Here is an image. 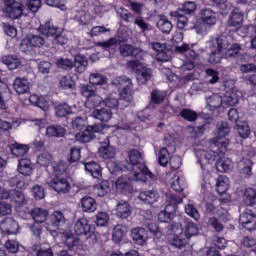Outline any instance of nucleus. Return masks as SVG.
<instances>
[{
    "label": "nucleus",
    "instance_id": "1",
    "mask_svg": "<svg viewBox=\"0 0 256 256\" xmlns=\"http://www.w3.org/2000/svg\"><path fill=\"white\" fill-rule=\"evenodd\" d=\"M141 152L139 150H131L128 153V159L124 161V169H128L129 174L119 177L116 181V191L127 195L133 193L132 181L147 183L149 179L155 177L147 168L145 163L141 162Z\"/></svg>",
    "mask_w": 256,
    "mask_h": 256
},
{
    "label": "nucleus",
    "instance_id": "2",
    "mask_svg": "<svg viewBox=\"0 0 256 256\" xmlns=\"http://www.w3.org/2000/svg\"><path fill=\"white\" fill-rule=\"evenodd\" d=\"M171 230L173 231V234H169L168 241L172 247H175V249H183L191 237L199 235L197 224L189 220L185 221L184 233L182 228L177 227V224H172Z\"/></svg>",
    "mask_w": 256,
    "mask_h": 256
},
{
    "label": "nucleus",
    "instance_id": "3",
    "mask_svg": "<svg viewBox=\"0 0 256 256\" xmlns=\"http://www.w3.org/2000/svg\"><path fill=\"white\" fill-rule=\"evenodd\" d=\"M219 155H225V152L219 151V147L215 151L213 150H198L196 151V157H197V163L200 164L201 170H202V177L200 180L201 185V191L203 195H207L209 193V189H211V182H209V179H211V173H209V170L205 169V165L207 163H213Z\"/></svg>",
    "mask_w": 256,
    "mask_h": 256
},
{
    "label": "nucleus",
    "instance_id": "4",
    "mask_svg": "<svg viewBox=\"0 0 256 256\" xmlns=\"http://www.w3.org/2000/svg\"><path fill=\"white\" fill-rule=\"evenodd\" d=\"M123 81H126V85L123 87L122 91L120 92V97L117 98L115 95L111 94L107 98L103 100V105L105 107H108V109H112V111H123L126 107H129V103H131V99L133 97L131 96V89H133V82H131V79L124 78Z\"/></svg>",
    "mask_w": 256,
    "mask_h": 256
},
{
    "label": "nucleus",
    "instance_id": "5",
    "mask_svg": "<svg viewBox=\"0 0 256 256\" xmlns=\"http://www.w3.org/2000/svg\"><path fill=\"white\" fill-rule=\"evenodd\" d=\"M206 103L209 111L219 109L223 103L233 107L239 103V95H237V92L231 88L229 91L226 90L224 98L219 94H212L211 96L206 97Z\"/></svg>",
    "mask_w": 256,
    "mask_h": 256
},
{
    "label": "nucleus",
    "instance_id": "6",
    "mask_svg": "<svg viewBox=\"0 0 256 256\" xmlns=\"http://www.w3.org/2000/svg\"><path fill=\"white\" fill-rule=\"evenodd\" d=\"M56 65L59 69H64V71H71L74 67L76 73H85L87 70V57L78 54L74 58V62L69 58H58L56 60Z\"/></svg>",
    "mask_w": 256,
    "mask_h": 256
},
{
    "label": "nucleus",
    "instance_id": "7",
    "mask_svg": "<svg viewBox=\"0 0 256 256\" xmlns=\"http://www.w3.org/2000/svg\"><path fill=\"white\" fill-rule=\"evenodd\" d=\"M38 31L45 37H52L56 45H67L69 39L63 33V29L53 25L52 21L41 24Z\"/></svg>",
    "mask_w": 256,
    "mask_h": 256
},
{
    "label": "nucleus",
    "instance_id": "8",
    "mask_svg": "<svg viewBox=\"0 0 256 256\" xmlns=\"http://www.w3.org/2000/svg\"><path fill=\"white\" fill-rule=\"evenodd\" d=\"M216 128L217 136L211 140V145L218 147L220 153H225L229 147V139H226V136L231 132V128L227 122H218Z\"/></svg>",
    "mask_w": 256,
    "mask_h": 256
},
{
    "label": "nucleus",
    "instance_id": "9",
    "mask_svg": "<svg viewBox=\"0 0 256 256\" xmlns=\"http://www.w3.org/2000/svg\"><path fill=\"white\" fill-rule=\"evenodd\" d=\"M74 231L78 237H85V239H95V225L87 218H79L74 224Z\"/></svg>",
    "mask_w": 256,
    "mask_h": 256
},
{
    "label": "nucleus",
    "instance_id": "10",
    "mask_svg": "<svg viewBox=\"0 0 256 256\" xmlns=\"http://www.w3.org/2000/svg\"><path fill=\"white\" fill-rule=\"evenodd\" d=\"M2 13L8 19H19L23 15V4L15 0H6L2 8Z\"/></svg>",
    "mask_w": 256,
    "mask_h": 256
},
{
    "label": "nucleus",
    "instance_id": "11",
    "mask_svg": "<svg viewBox=\"0 0 256 256\" xmlns=\"http://www.w3.org/2000/svg\"><path fill=\"white\" fill-rule=\"evenodd\" d=\"M7 88V84L0 81V129L1 131H9L13 129V123L5 120L9 119V114L5 111L7 105L3 100V89Z\"/></svg>",
    "mask_w": 256,
    "mask_h": 256
},
{
    "label": "nucleus",
    "instance_id": "12",
    "mask_svg": "<svg viewBox=\"0 0 256 256\" xmlns=\"http://www.w3.org/2000/svg\"><path fill=\"white\" fill-rule=\"evenodd\" d=\"M65 221V215H63V212L54 211L47 219L46 229L51 233V235H55V233H57V229L65 225Z\"/></svg>",
    "mask_w": 256,
    "mask_h": 256
},
{
    "label": "nucleus",
    "instance_id": "13",
    "mask_svg": "<svg viewBox=\"0 0 256 256\" xmlns=\"http://www.w3.org/2000/svg\"><path fill=\"white\" fill-rule=\"evenodd\" d=\"M47 184L53 189V191H56V193L65 194L71 191V184H69V180L58 175L47 181Z\"/></svg>",
    "mask_w": 256,
    "mask_h": 256
},
{
    "label": "nucleus",
    "instance_id": "14",
    "mask_svg": "<svg viewBox=\"0 0 256 256\" xmlns=\"http://www.w3.org/2000/svg\"><path fill=\"white\" fill-rule=\"evenodd\" d=\"M208 47L211 51H216L217 53H223L227 47H229V40L225 35H213L210 36L208 41Z\"/></svg>",
    "mask_w": 256,
    "mask_h": 256
},
{
    "label": "nucleus",
    "instance_id": "15",
    "mask_svg": "<svg viewBox=\"0 0 256 256\" xmlns=\"http://www.w3.org/2000/svg\"><path fill=\"white\" fill-rule=\"evenodd\" d=\"M2 235H17L19 233V222L11 217H7L0 222Z\"/></svg>",
    "mask_w": 256,
    "mask_h": 256
},
{
    "label": "nucleus",
    "instance_id": "16",
    "mask_svg": "<svg viewBox=\"0 0 256 256\" xmlns=\"http://www.w3.org/2000/svg\"><path fill=\"white\" fill-rule=\"evenodd\" d=\"M84 170L87 175H91L93 179H98L101 181L103 179V168H101V164L96 161L83 162Z\"/></svg>",
    "mask_w": 256,
    "mask_h": 256
},
{
    "label": "nucleus",
    "instance_id": "17",
    "mask_svg": "<svg viewBox=\"0 0 256 256\" xmlns=\"http://www.w3.org/2000/svg\"><path fill=\"white\" fill-rule=\"evenodd\" d=\"M239 223L247 231H255L256 229V215L252 210H246L240 215Z\"/></svg>",
    "mask_w": 256,
    "mask_h": 256
},
{
    "label": "nucleus",
    "instance_id": "18",
    "mask_svg": "<svg viewBox=\"0 0 256 256\" xmlns=\"http://www.w3.org/2000/svg\"><path fill=\"white\" fill-rule=\"evenodd\" d=\"M122 57H133L134 59H143L145 52L139 48L133 47L131 44H122L119 47Z\"/></svg>",
    "mask_w": 256,
    "mask_h": 256
},
{
    "label": "nucleus",
    "instance_id": "19",
    "mask_svg": "<svg viewBox=\"0 0 256 256\" xmlns=\"http://www.w3.org/2000/svg\"><path fill=\"white\" fill-rule=\"evenodd\" d=\"M131 237L134 241L135 245H147V241L149 239V234L143 227H136L131 230Z\"/></svg>",
    "mask_w": 256,
    "mask_h": 256
},
{
    "label": "nucleus",
    "instance_id": "20",
    "mask_svg": "<svg viewBox=\"0 0 256 256\" xmlns=\"http://www.w3.org/2000/svg\"><path fill=\"white\" fill-rule=\"evenodd\" d=\"M44 45L45 38L40 35H30L21 43L22 49H27V51H30L31 47H43Z\"/></svg>",
    "mask_w": 256,
    "mask_h": 256
},
{
    "label": "nucleus",
    "instance_id": "21",
    "mask_svg": "<svg viewBox=\"0 0 256 256\" xmlns=\"http://www.w3.org/2000/svg\"><path fill=\"white\" fill-rule=\"evenodd\" d=\"M2 197L9 199L11 203H16L18 206L25 204V194L19 190H6Z\"/></svg>",
    "mask_w": 256,
    "mask_h": 256
},
{
    "label": "nucleus",
    "instance_id": "22",
    "mask_svg": "<svg viewBox=\"0 0 256 256\" xmlns=\"http://www.w3.org/2000/svg\"><path fill=\"white\" fill-rule=\"evenodd\" d=\"M199 19L209 27H213L217 23V13L210 8H204L200 11Z\"/></svg>",
    "mask_w": 256,
    "mask_h": 256
},
{
    "label": "nucleus",
    "instance_id": "23",
    "mask_svg": "<svg viewBox=\"0 0 256 256\" xmlns=\"http://www.w3.org/2000/svg\"><path fill=\"white\" fill-rule=\"evenodd\" d=\"M98 153L102 159H113L115 157V147L110 145L109 137L102 143V146L98 149Z\"/></svg>",
    "mask_w": 256,
    "mask_h": 256
},
{
    "label": "nucleus",
    "instance_id": "24",
    "mask_svg": "<svg viewBox=\"0 0 256 256\" xmlns=\"http://www.w3.org/2000/svg\"><path fill=\"white\" fill-rule=\"evenodd\" d=\"M138 199L146 205H153L159 200V192L155 190H146L139 194Z\"/></svg>",
    "mask_w": 256,
    "mask_h": 256
},
{
    "label": "nucleus",
    "instance_id": "25",
    "mask_svg": "<svg viewBox=\"0 0 256 256\" xmlns=\"http://www.w3.org/2000/svg\"><path fill=\"white\" fill-rule=\"evenodd\" d=\"M13 89L18 95H25L26 93H29V80L19 77L16 78L13 83Z\"/></svg>",
    "mask_w": 256,
    "mask_h": 256
},
{
    "label": "nucleus",
    "instance_id": "26",
    "mask_svg": "<svg viewBox=\"0 0 256 256\" xmlns=\"http://www.w3.org/2000/svg\"><path fill=\"white\" fill-rule=\"evenodd\" d=\"M18 172L24 177H29L33 174V163L30 159L22 158L18 162Z\"/></svg>",
    "mask_w": 256,
    "mask_h": 256
},
{
    "label": "nucleus",
    "instance_id": "27",
    "mask_svg": "<svg viewBox=\"0 0 256 256\" xmlns=\"http://www.w3.org/2000/svg\"><path fill=\"white\" fill-rule=\"evenodd\" d=\"M92 117H94V119H98V121H101L102 123H107L108 121H111L113 112L111 109L107 108L94 109L92 112Z\"/></svg>",
    "mask_w": 256,
    "mask_h": 256
},
{
    "label": "nucleus",
    "instance_id": "28",
    "mask_svg": "<svg viewBox=\"0 0 256 256\" xmlns=\"http://www.w3.org/2000/svg\"><path fill=\"white\" fill-rule=\"evenodd\" d=\"M243 19H244L243 11L239 8H234L230 13V16L228 19V25L229 27H239V25L243 23Z\"/></svg>",
    "mask_w": 256,
    "mask_h": 256
},
{
    "label": "nucleus",
    "instance_id": "29",
    "mask_svg": "<svg viewBox=\"0 0 256 256\" xmlns=\"http://www.w3.org/2000/svg\"><path fill=\"white\" fill-rule=\"evenodd\" d=\"M170 187L173 191H176V193L185 191V189H187V180L185 179V176L174 175Z\"/></svg>",
    "mask_w": 256,
    "mask_h": 256
},
{
    "label": "nucleus",
    "instance_id": "30",
    "mask_svg": "<svg viewBox=\"0 0 256 256\" xmlns=\"http://www.w3.org/2000/svg\"><path fill=\"white\" fill-rule=\"evenodd\" d=\"M116 215L120 219H127L131 215V205L129 202L121 200L116 206Z\"/></svg>",
    "mask_w": 256,
    "mask_h": 256
},
{
    "label": "nucleus",
    "instance_id": "31",
    "mask_svg": "<svg viewBox=\"0 0 256 256\" xmlns=\"http://www.w3.org/2000/svg\"><path fill=\"white\" fill-rule=\"evenodd\" d=\"M81 207L84 213H94V211H97V201L91 196L83 197Z\"/></svg>",
    "mask_w": 256,
    "mask_h": 256
},
{
    "label": "nucleus",
    "instance_id": "32",
    "mask_svg": "<svg viewBox=\"0 0 256 256\" xmlns=\"http://www.w3.org/2000/svg\"><path fill=\"white\" fill-rule=\"evenodd\" d=\"M176 49L179 53H183V55H185L186 61H195V59L199 57L197 52L191 49V47L187 43H183V45L177 46Z\"/></svg>",
    "mask_w": 256,
    "mask_h": 256
},
{
    "label": "nucleus",
    "instance_id": "33",
    "mask_svg": "<svg viewBox=\"0 0 256 256\" xmlns=\"http://www.w3.org/2000/svg\"><path fill=\"white\" fill-rule=\"evenodd\" d=\"M31 217L35 223H45L47 222V217H49V211L43 208H34L31 211Z\"/></svg>",
    "mask_w": 256,
    "mask_h": 256
},
{
    "label": "nucleus",
    "instance_id": "34",
    "mask_svg": "<svg viewBox=\"0 0 256 256\" xmlns=\"http://www.w3.org/2000/svg\"><path fill=\"white\" fill-rule=\"evenodd\" d=\"M157 28L161 33H164L165 35H169L171 31H173V23L169 21V18L167 16H161L157 22Z\"/></svg>",
    "mask_w": 256,
    "mask_h": 256
},
{
    "label": "nucleus",
    "instance_id": "35",
    "mask_svg": "<svg viewBox=\"0 0 256 256\" xmlns=\"http://www.w3.org/2000/svg\"><path fill=\"white\" fill-rule=\"evenodd\" d=\"M176 211L171 206H166L164 211L158 214V221L160 223H171L175 217Z\"/></svg>",
    "mask_w": 256,
    "mask_h": 256
},
{
    "label": "nucleus",
    "instance_id": "36",
    "mask_svg": "<svg viewBox=\"0 0 256 256\" xmlns=\"http://www.w3.org/2000/svg\"><path fill=\"white\" fill-rule=\"evenodd\" d=\"M216 191L218 195H225L229 191V179L227 176L221 175L217 178Z\"/></svg>",
    "mask_w": 256,
    "mask_h": 256
},
{
    "label": "nucleus",
    "instance_id": "37",
    "mask_svg": "<svg viewBox=\"0 0 256 256\" xmlns=\"http://www.w3.org/2000/svg\"><path fill=\"white\" fill-rule=\"evenodd\" d=\"M170 16L176 21L178 29H185L187 27L189 19L181 13V10L170 12Z\"/></svg>",
    "mask_w": 256,
    "mask_h": 256
},
{
    "label": "nucleus",
    "instance_id": "38",
    "mask_svg": "<svg viewBox=\"0 0 256 256\" xmlns=\"http://www.w3.org/2000/svg\"><path fill=\"white\" fill-rule=\"evenodd\" d=\"M5 187H16L17 189H25V177L16 175L4 182Z\"/></svg>",
    "mask_w": 256,
    "mask_h": 256
},
{
    "label": "nucleus",
    "instance_id": "39",
    "mask_svg": "<svg viewBox=\"0 0 256 256\" xmlns=\"http://www.w3.org/2000/svg\"><path fill=\"white\" fill-rule=\"evenodd\" d=\"M216 169L220 173H229L233 170V161L229 158L218 159L216 162Z\"/></svg>",
    "mask_w": 256,
    "mask_h": 256
},
{
    "label": "nucleus",
    "instance_id": "40",
    "mask_svg": "<svg viewBox=\"0 0 256 256\" xmlns=\"http://www.w3.org/2000/svg\"><path fill=\"white\" fill-rule=\"evenodd\" d=\"M93 191L97 197H105L109 193V181L101 180L100 183L94 185Z\"/></svg>",
    "mask_w": 256,
    "mask_h": 256
},
{
    "label": "nucleus",
    "instance_id": "41",
    "mask_svg": "<svg viewBox=\"0 0 256 256\" xmlns=\"http://www.w3.org/2000/svg\"><path fill=\"white\" fill-rule=\"evenodd\" d=\"M241 51H243L241 44L234 43L230 46V48L225 52L224 55L225 57H230L233 59H243Z\"/></svg>",
    "mask_w": 256,
    "mask_h": 256
},
{
    "label": "nucleus",
    "instance_id": "42",
    "mask_svg": "<svg viewBox=\"0 0 256 256\" xmlns=\"http://www.w3.org/2000/svg\"><path fill=\"white\" fill-rule=\"evenodd\" d=\"M137 119L140 123H146V125H151L153 121V110L150 108H145L137 113Z\"/></svg>",
    "mask_w": 256,
    "mask_h": 256
},
{
    "label": "nucleus",
    "instance_id": "43",
    "mask_svg": "<svg viewBox=\"0 0 256 256\" xmlns=\"http://www.w3.org/2000/svg\"><path fill=\"white\" fill-rule=\"evenodd\" d=\"M62 241L66 245V247L71 251L73 247H77L79 245V239L75 237L72 233L69 232H64L62 234Z\"/></svg>",
    "mask_w": 256,
    "mask_h": 256
},
{
    "label": "nucleus",
    "instance_id": "44",
    "mask_svg": "<svg viewBox=\"0 0 256 256\" xmlns=\"http://www.w3.org/2000/svg\"><path fill=\"white\" fill-rule=\"evenodd\" d=\"M166 201V207H170V209L177 211V206L180 205V203H183V197L172 193H166Z\"/></svg>",
    "mask_w": 256,
    "mask_h": 256
},
{
    "label": "nucleus",
    "instance_id": "45",
    "mask_svg": "<svg viewBox=\"0 0 256 256\" xmlns=\"http://www.w3.org/2000/svg\"><path fill=\"white\" fill-rule=\"evenodd\" d=\"M2 62L8 67V69H10V71H14V69H17L21 65V60L14 55L4 56L2 58Z\"/></svg>",
    "mask_w": 256,
    "mask_h": 256
},
{
    "label": "nucleus",
    "instance_id": "46",
    "mask_svg": "<svg viewBox=\"0 0 256 256\" xmlns=\"http://www.w3.org/2000/svg\"><path fill=\"white\" fill-rule=\"evenodd\" d=\"M153 75V71L150 68L142 67L137 72V80L140 85H145L149 79H151Z\"/></svg>",
    "mask_w": 256,
    "mask_h": 256
},
{
    "label": "nucleus",
    "instance_id": "47",
    "mask_svg": "<svg viewBox=\"0 0 256 256\" xmlns=\"http://www.w3.org/2000/svg\"><path fill=\"white\" fill-rule=\"evenodd\" d=\"M243 201L248 207L256 205V191L253 188H247L243 195Z\"/></svg>",
    "mask_w": 256,
    "mask_h": 256
},
{
    "label": "nucleus",
    "instance_id": "48",
    "mask_svg": "<svg viewBox=\"0 0 256 256\" xmlns=\"http://www.w3.org/2000/svg\"><path fill=\"white\" fill-rule=\"evenodd\" d=\"M107 167L109 169V172L111 173V175H120V173L129 171V169H125V162L122 161L120 163L117 162H109L107 164Z\"/></svg>",
    "mask_w": 256,
    "mask_h": 256
},
{
    "label": "nucleus",
    "instance_id": "49",
    "mask_svg": "<svg viewBox=\"0 0 256 256\" xmlns=\"http://www.w3.org/2000/svg\"><path fill=\"white\" fill-rule=\"evenodd\" d=\"M48 137H65V128L60 125H52L46 128Z\"/></svg>",
    "mask_w": 256,
    "mask_h": 256
},
{
    "label": "nucleus",
    "instance_id": "50",
    "mask_svg": "<svg viewBox=\"0 0 256 256\" xmlns=\"http://www.w3.org/2000/svg\"><path fill=\"white\" fill-rule=\"evenodd\" d=\"M119 45V40L117 38H110L106 41L96 42V47H101L103 51H111L113 47H117Z\"/></svg>",
    "mask_w": 256,
    "mask_h": 256
},
{
    "label": "nucleus",
    "instance_id": "51",
    "mask_svg": "<svg viewBox=\"0 0 256 256\" xmlns=\"http://www.w3.org/2000/svg\"><path fill=\"white\" fill-rule=\"evenodd\" d=\"M11 153L16 157H23L24 155H27V153H29V146L25 144L15 143L11 148Z\"/></svg>",
    "mask_w": 256,
    "mask_h": 256
},
{
    "label": "nucleus",
    "instance_id": "52",
    "mask_svg": "<svg viewBox=\"0 0 256 256\" xmlns=\"http://www.w3.org/2000/svg\"><path fill=\"white\" fill-rule=\"evenodd\" d=\"M56 111V117H67V115H71L73 113V110L71 106L67 103L59 104L58 106L55 107Z\"/></svg>",
    "mask_w": 256,
    "mask_h": 256
},
{
    "label": "nucleus",
    "instance_id": "53",
    "mask_svg": "<svg viewBox=\"0 0 256 256\" xmlns=\"http://www.w3.org/2000/svg\"><path fill=\"white\" fill-rule=\"evenodd\" d=\"M167 97V92L161 90H153L151 92V103L154 105H160Z\"/></svg>",
    "mask_w": 256,
    "mask_h": 256
},
{
    "label": "nucleus",
    "instance_id": "54",
    "mask_svg": "<svg viewBox=\"0 0 256 256\" xmlns=\"http://www.w3.org/2000/svg\"><path fill=\"white\" fill-rule=\"evenodd\" d=\"M180 117H182V119H185V121H189L190 123H193L195 121H197V112H195V110H191L189 108H183L180 111Z\"/></svg>",
    "mask_w": 256,
    "mask_h": 256
},
{
    "label": "nucleus",
    "instance_id": "55",
    "mask_svg": "<svg viewBox=\"0 0 256 256\" xmlns=\"http://www.w3.org/2000/svg\"><path fill=\"white\" fill-rule=\"evenodd\" d=\"M239 167L242 168L243 175H247L248 177H251V171L253 169V161L249 158H243L239 162Z\"/></svg>",
    "mask_w": 256,
    "mask_h": 256
},
{
    "label": "nucleus",
    "instance_id": "56",
    "mask_svg": "<svg viewBox=\"0 0 256 256\" xmlns=\"http://www.w3.org/2000/svg\"><path fill=\"white\" fill-rule=\"evenodd\" d=\"M76 139L80 143H90V141H93V139H95V134L91 133L86 128L83 132L76 134Z\"/></svg>",
    "mask_w": 256,
    "mask_h": 256
},
{
    "label": "nucleus",
    "instance_id": "57",
    "mask_svg": "<svg viewBox=\"0 0 256 256\" xmlns=\"http://www.w3.org/2000/svg\"><path fill=\"white\" fill-rule=\"evenodd\" d=\"M195 11H197V3L193 1H186L180 9V13H184L185 15H194Z\"/></svg>",
    "mask_w": 256,
    "mask_h": 256
},
{
    "label": "nucleus",
    "instance_id": "58",
    "mask_svg": "<svg viewBox=\"0 0 256 256\" xmlns=\"http://www.w3.org/2000/svg\"><path fill=\"white\" fill-rule=\"evenodd\" d=\"M237 131L242 139H247L251 135V128L247 122H240L237 124Z\"/></svg>",
    "mask_w": 256,
    "mask_h": 256
},
{
    "label": "nucleus",
    "instance_id": "59",
    "mask_svg": "<svg viewBox=\"0 0 256 256\" xmlns=\"http://www.w3.org/2000/svg\"><path fill=\"white\" fill-rule=\"evenodd\" d=\"M89 81L91 85L97 86V85H106L107 78L105 75H102L101 73H93L89 77Z\"/></svg>",
    "mask_w": 256,
    "mask_h": 256
},
{
    "label": "nucleus",
    "instance_id": "60",
    "mask_svg": "<svg viewBox=\"0 0 256 256\" xmlns=\"http://www.w3.org/2000/svg\"><path fill=\"white\" fill-rule=\"evenodd\" d=\"M158 163L161 167H167L169 164V150L166 147L159 150Z\"/></svg>",
    "mask_w": 256,
    "mask_h": 256
},
{
    "label": "nucleus",
    "instance_id": "61",
    "mask_svg": "<svg viewBox=\"0 0 256 256\" xmlns=\"http://www.w3.org/2000/svg\"><path fill=\"white\" fill-rule=\"evenodd\" d=\"M81 160V147L74 146L70 149V154L68 155L69 163H77Z\"/></svg>",
    "mask_w": 256,
    "mask_h": 256
},
{
    "label": "nucleus",
    "instance_id": "62",
    "mask_svg": "<svg viewBox=\"0 0 256 256\" xmlns=\"http://www.w3.org/2000/svg\"><path fill=\"white\" fill-rule=\"evenodd\" d=\"M125 236V231H123V227L118 225L114 227L113 233H112V241L114 243H121L123 241V237Z\"/></svg>",
    "mask_w": 256,
    "mask_h": 256
},
{
    "label": "nucleus",
    "instance_id": "63",
    "mask_svg": "<svg viewBox=\"0 0 256 256\" xmlns=\"http://www.w3.org/2000/svg\"><path fill=\"white\" fill-rule=\"evenodd\" d=\"M75 80L71 76H63L60 80V87L63 89H75Z\"/></svg>",
    "mask_w": 256,
    "mask_h": 256
},
{
    "label": "nucleus",
    "instance_id": "64",
    "mask_svg": "<svg viewBox=\"0 0 256 256\" xmlns=\"http://www.w3.org/2000/svg\"><path fill=\"white\" fill-rule=\"evenodd\" d=\"M209 27L211 26L201 21V19H198L196 21V24L194 25V29L197 35H207V30L209 29Z\"/></svg>",
    "mask_w": 256,
    "mask_h": 256
}]
</instances>
